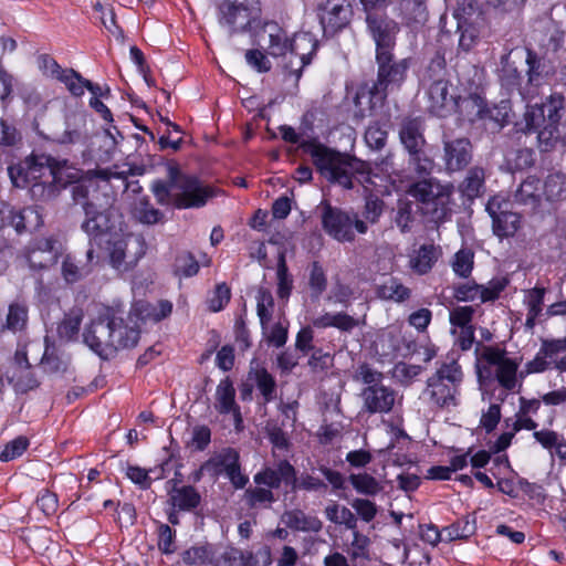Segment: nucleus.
<instances>
[{
  "label": "nucleus",
  "mask_w": 566,
  "mask_h": 566,
  "mask_svg": "<svg viewBox=\"0 0 566 566\" xmlns=\"http://www.w3.org/2000/svg\"><path fill=\"white\" fill-rule=\"evenodd\" d=\"M300 148L311 156L316 170L329 182L353 189V177L367 172V165L345 153L319 143L316 138L303 139Z\"/></svg>",
  "instance_id": "f257e3e1"
},
{
  "label": "nucleus",
  "mask_w": 566,
  "mask_h": 566,
  "mask_svg": "<svg viewBox=\"0 0 566 566\" xmlns=\"http://www.w3.org/2000/svg\"><path fill=\"white\" fill-rule=\"evenodd\" d=\"M151 190L159 205L174 206L177 209L203 207L214 196L210 186L203 185L193 176L181 174L175 167L168 169L167 181H154Z\"/></svg>",
  "instance_id": "f03ea898"
},
{
  "label": "nucleus",
  "mask_w": 566,
  "mask_h": 566,
  "mask_svg": "<svg viewBox=\"0 0 566 566\" xmlns=\"http://www.w3.org/2000/svg\"><path fill=\"white\" fill-rule=\"evenodd\" d=\"M377 80L368 87L370 107L382 106L388 93L400 90L411 65L409 57L397 59L394 51L375 54Z\"/></svg>",
  "instance_id": "7ed1b4c3"
},
{
  "label": "nucleus",
  "mask_w": 566,
  "mask_h": 566,
  "mask_svg": "<svg viewBox=\"0 0 566 566\" xmlns=\"http://www.w3.org/2000/svg\"><path fill=\"white\" fill-rule=\"evenodd\" d=\"M113 177H118V174L108 169L87 172L82 180L72 186L71 197L73 203L80 206L85 216L103 208L105 203H112L114 198L107 189L108 181Z\"/></svg>",
  "instance_id": "20e7f679"
},
{
  "label": "nucleus",
  "mask_w": 566,
  "mask_h": 566,
  "mask_svg": "<svg viewBox=\"0 0 566 566\" xmlns=\"http://www.w3.org/2000/svg\"><path fill=\"white\" fill-rule=\"evenodd\" d=\"M462 380L463 371L455 360L443 363L428 378L423 396L428 398L430 405L440 409L457 406V396Z\"/></svg>",
  "instance_id": "39448f33"
},
{
  "label": "nucleus",
  "mask_w": 566,
  "mask_h": 566,
  "mask_svg": "<svg viewBox=\"0 0 566 566\" xmlns=\"http://www.w3.org/2000/svg\"><path fill=\"white\" fill-rule=\"evenodd\" d=\"M259 0H222L218 4V23L230 35L253 33L261 23Z\"/></svg>",
  "instance_id": "423d86ee"
},
{
  "label": "nucleus",
  "mask_w": 566,
  "mask_h": 566,
  "mask_svg": "<svg viewBox=\"0 0 566 566\" xmlns=\"http://www.w3.org/2000/svg\"><path fill=\"white\" fill-rule=\"evenodd\" d=\"M321 219L323 230L340 243L353 242L356 233H367L365 222L360 220V216L354 210H343L327 203L323 208Z\"/></svg>",
  "instance_id": "0eeeda50"
},
{
  "label": "nucleus",
  "mask_w": 566,
  "mask_h": 566,
  "mask_svg": "<svg viewBox=\"0 0 566 566\" xmlns=\"http://www.w3.org/2000/svg\"><path fill=\"white\" fill-rule=\"evenodd\" d=\"M104 244L109 265L119 274L132 271L146 253V244L140 235L119 232Z\"/></svg>",
  "instance_id": "6e6552de"
},
{
  "label": "nucleus",
  "mask_w": 566,
  "mask_h": 566,
  "mask_svg": "<svg viewBox=\"0 0 566 566\" xmlns=\"http://www.w3.org/2000/svg\"><path fill=\"white\" fill-rule=\"evenodd\" d=\"M119 224L118 211L112 202L94 210L92 214H86L81 229L87 234L91 245L103 247L104 242L112 240L122 231Z\"/></svg>",
  "instance_id": "1a4fd4ad"
},
{
  "label": "nucleus",
  "mask_w": 566,
  "mask_h": 566,
  "mask_svg": "<svg viewBox=\"0 0 566 566\" xmlns=\"http://www.w3.org/2000/svg\"><path fill=\"white\" fill-rule=\"evenodd\" d=\"M254 44L264 50L273 59H281L286 62L291 50V38L287 32L275 21H265L252 33Z\"/></svg>",
  "instance_id": "9d476101"
},
{
  "label": "nucleus",
  "mask_w": 566,
  "mask_h": 566,
  "mask_svg": "<svg viewBox=\"0 0 566 566\" xmlns=\"http://www.w3.org/2000/svg\"><path fill=\"white\" fill-rule=\"evenodd\" d=\"M565 109V97L553 93L541 105L531 106L524 114L525 130L537 132L548 124L560 120Z\"/></svg>",
  "instance_id": "9b49d317"
},
{
  "label": "nucleus",
  "mask_w": 566,
  "mask_h": 566,
  "mask_svg": "<svg viewBox=\"0 0 566 566\" xmlns=\"http://www.w3.org/2000/svg\"><path fill=\"white\" fill-rule=\"evenodd\" d=\"M452 192L451 186H442L433 179H424L410 186L408 193L426 206H433L432 214L441 219L447 213V206Z\"/></svg>",
  "instance_id": "f8f14e48"
},
{
  "label": "nucleus",
  "mask_w": 566,
  "mask_h": 566,
  "mask_svg": "<svg viewBox=\"0 0 566 566\" xmlns=\"http://www.w3.org/2000/svg\"><path fill=\"white\" fill-rule=\"evenodd\" d=\"M201 470L214 475L226 474L234 489H243L249 482L248 475L241 472L240 454L233 448L222 449L218 454L206 461Z\"/></svg>",
  "instance_id": "ddd939ff"
},
{
  "label": "nucleus",
  "mask_w": 566,
  "mask_h": 566,
  "mask_svg": "<svg viewBox=\"0 0 566 566\" xmlns=\"http://www.w3.org/2000/svg\"><path fill=\"white\" fill-rule=\"evenodd\" d=\"M291 50L287 60L283 64V69L300 80L303 69L312 61L313 55L318 48L317 40L308 32L295 33L291 38Z\"/></svg>",
  "instance_id": "4468645a"
},
{
  "label": "nucleus",
  "mask_w": 566,
  "mask_h": 566,
  "mask_svg": "<svg viewBox=\"0 0 566 566\" xmlns=\"http://www.w3.org/2000/svg\"><path fill=\"white\" fill-rule=\"evenodd\" d=\"M365 21L367 31L375 42V54L394 51L399 24L386 14L376 12H367Z\"/></svg>",
  "instance_id": "2eb2a0df"
},
{
  "label": "nucleus",
  "mask_w": 566,
  "mask_h": 566,
  "mask_svg": "<svg viewBox=\"0 0 566 566\" xmlns=\"http://www.w3.org/2000/svg\"><path fill=\"white\" fill-rule=\"evenodd\" d=\"M442 145L441 159L447 172H459L469 166L473 157V145L468 137L452 138L443 132Z\"/></svg>",
  "instance_id": "dca6fc26"
},
{
  "label": "nucleus",
  "mask_w": 566,
  "mask_h": 566,
  "mask_svg": "<svg viewBox=\"0 0 566 566\" xmlns=\"http://www.w3.org/2000/svg\"><path fill=\"white\" fill-rule=\"evenodd\" d=\"M23 258L33 271H42L53 266L59 259V242L54 237L35 238L23 249Z\"/></svg>",
  "instance_id": "f3484780"
},
{
  "label": "nucleus",
  "mask_w": 566,
  "mask_h": 566,
  "mask_svg": "<svg viewBox=\"0 0 566 566\" xmlns=\"http://www.w3.org/2000/svg\"><path fill=\"white\" fill-rule=\"evenodd\" d=\"M113 329L111 326V312L98 316L83 333L84 343L101 358L113 356Z\"/></svg>",
  "instance_id": "a211bd4d"
},
{
  "label": "nucleus",
  "mask_w": 566,
  "mask_h": 566,
  "mask_svg": "<svg viewBox=\"0 0 566 566\" xmlns=\"http://www.w3.org/2000/svg\"><path fill=\"white\" fill-rule=\"evenodd\" d=\"M0 214H2V222L11 226L18 234L36 231L44 223L42 211L38 206L15 209L2 203Z\"/></svg>",
  "instance_id": "6ab92c4d"
},
{
  "label": "nucleus",
  "mask_w": 566,
  "mask_h": 566,
  "mask_svg": "<svg viewBox=\"0 0 566 566\" xmlns=\"http://www.w3.org/2000/svg\"><path fill=\"white\" fill-rule=\"evenodd\" d=\"M138 314L129 312L127 317L111 313V326L113 329V354L119 349L133 348L138 344L140 329L135 319Z\"/></svg>",
  "instance_id": "aec40b11"
},
{
  "label": "nucleus",
  "mask_w": 566,
  "mask_h": 566,
  "mask_svg": "<svg viewBox=\"0 0 566 566\" xmlns=\"http://www.w3.org/2000/svg\"><path fill=\"white\" fill-rule=\"evenodd\" d=\"M216 411L220 415H231L234 429L240 432L243 430V417L241 408L235 401V388L230 377L220 380L216 388L214 403Z\"/></svg>",
  "instance_id": "412c9836"
},
{
  "label": "nucleus",
  "mask_w": 566,
  "mask_h": 566,
  "mask_svg": "<svg viewBox=\"0 0 566 566\" xmlns=\"http://www.w3.org/2000/svg\"><path fill=\"white\" fill-rule=\"evenodd\" d=\"M486 211L492 218V229L495 235L509 238L520 229L521 217L518 213L507 210V203L492 199L486 205Z\"/></svg>",
  "instance_id": "4be33fe9"
},
{
  "label": "nucleus",
  "mask_w": 566,
  "mask_h": 566,
  "mask_svg": "<svg viewBox=\"0 0 566 566\" xmlns=\"http://www.w3.org/2000/svg\"><path fill=\"white\" fill-rule=\"evenodd\" d=\"M352 15V8L344 0H328L321 8L319 22L325 35L333 36L347 27Z\"/></svg>",
  "instance_id": "5701e85b"
},
{
  "label": "nucleus",
  "mask_w": 566,
  "mask_h": 566,
  "mask_svg": "<svg viewBox=\"0 0 566 566\" xmlns=\"http://www.w3.org/2000/svg\"><path fill=\"white\" fill-rule=\"evenodd\" d=\"M359 397L363 402V411L370 415L388 413L395 405L396 391L385 385L379 387H364Z\"/></svg>",
  "instance_id": "b1692460"
},
{
  "label": "nucleus",
  "mask_w": 566,
  "mask_h": 566,
  "mask_svg": "<svg viewBox=\"0 0 566 566\" xmlns=\"http://www.w3.org/2000/svg\"><path fill=\"white\" fill-rule=\"evenodd\" d=\"M566 352V336L563 338L542 339L541 347L535 357L525 364L520 377L524 378L531 374H541L548 370L547 358L557 357Z\"/></svg>",
  "instance_id": "393cba45"
},
{
  "label": "nucleus",
  "mask_w": 566,
  "mask_h": 566,
  "mask_svg": "<svg viewBox=\"0 0 566 566\" xmlns=\"http://www.w3.org/2000/svg\"><path fill=\"white\" fill-rule=\"evenodd\" d=\"M476 375L480 381L493 379L492 367H497L505 358L506 352L496 346H485L481 343L476 344Z\"/></svg>",
  "instance_id": "a878e982"
},
{
  "label": "nucleus",
  "mask_w": 566,
  "mask_h": 566,
  "mask_svg": "<svg viewBox=\"0 0 566 566\" xmlns=\"http://www.w3.org/2000/svg\"><path fill=\"white\" fill-rule=\"evenodd\" d=\"M258 485L279 489L281 484L291 486L294 480V467L287 460H281L275 467H266L253 476Z\"/></svg>",
  "instance_id": "bb28decb"
},
{
  "label": "nucleus",
  "mask_w": 566,
  "mask_h": 566,
  "mask_svg": "<svg viewBox=\"0 0 566 566\" xmlns=\"http://www.w3.org/2000/svg\"><path fill=\"white\" fill-rule=\"evenodd\" d=\"M472 101L478 107L476 117L481 120L493 123L494 129L500 130L510 123V101L502 99L499 104L492 106H489L480 96H474Z\"/></svg>",
  "instance_id": "cd10ccee"
},
{
  "label": "nucleus",
  "mask_w": 566,
  "mask_h": 566,
  "mask_svg": "<svg viewBox=\"0 0 566 566\" xmlns=\"http://www.w3.org/2000/svg\"><path fill=\"white\" fill-rule=\"evenodd\" d=\"M424 128V122L421 117H406L401 120L398 135L405 151L427 147Z\"/></svg>",
  "instance_id": "c85d7f7f"
},
{
  "label": "nucleus",
  "mask_w": 566,
  "mask_h": 566,
  "mask_svg": "<svg viewBox=\"0 0 566 566\" xmlns=\"http://www.w3.org/2000/svg\"><path fill=\"white\" fill-rule=\"evenodd\" d=\"M429 112L438 117H444L454 105V97L449 94V81L427 85Z\"/></svg>",
  "instance_id": "c756f323"
},
{
  "label": "nucleus",
  "mask_w": 566,
  "mask_h": 566,
  "mask_svg": "<svg viewBox=\"0 0 566 566\" xmlns=\"http://www.w3.org/2000/svg\"><path fill=\"white\" fill-rule=\"evenodd\" d=\"M501 65L500 82L502 87L509 93L517 92L523 99H526L531 94L530 86L527 84L523 86L524 77L514 62L511 61L510 54L502 56Z\"/></svg>",
  "instance_id": "7c9ffc66"
},
{
  "label": "nucleus",
  "mask_w": 566,
  "mask_h": 566,
  "mask_svg": "<svg viewBox=\"0 0 566 566\" xmlns=\"http://www.w3.org/2000/svg\"><path fill=\"white\" fill-rule=\"evenodd\" d=\"M281 522L293 532L319 533L323 528V522L316 515L307 514L301 509L284 511Z\"/></svg>",
  "instance_id": "2f4dec72"
},
{
  "label": "nucleus",
  "mask_w": 566,
  "mask_h": 566,
  "mask_svg": "<svg viewBox=\"0 0 566 566\" xmlns=\"http://www.w3.org/2000/svg\"><path fill=\"white\" fill-rule=\"evenodd\" d=\"M87 115L84 112H71L65 116V129L56 137L60 144H76L87 138Z\"/></svg>",
  "instance_id": "473e14b6"
},
{
  "label": "nucleus",
  "mask_w": 566,
  "mask_h": 566,
  "mask_svg": "<svg viewBox=\"0 0 566 566\" xmlns=\"http://www.w3.org/2000/svg\"><path fill=\"white\" fill-rule=\"evenodd\" d=\"M541 180L534 176H530L516 189L514 202L524 207L526 211L534 212L541 203Z\"/></svg>",
  "instance_id": "72a5a7b5"
},
{
  "label": "nucleus",
  "mask_w": 566,
  "mask_h": 566,
  "mask_svg": "<svg viewBox=\"0 0 566 566\" xmlns=\"http://www.w3.org/2000/svg\"><path fill=\"white\" fill-rule=\"evenodd\" d=\"M254 555L250 551L227 546L222 551H214L210 559L212 566H251Z\"/></svg>",
  "instance_id": "f704fd0d"
},
{
  "label": "nucleus",
  "mask_w": 566,
  "mask_h": 566,
  "mask_svg": "<svg viewBox=\"0 0 566 566\" xmlns=\"http://www.w3.org/2000/svg\"><path fill=\"white\" fill-rule=\"evenodd\" d=\"M542 150L548 151L558 145L566 146V119L543 126L537 135Z\"/></svg>",
  "instance_id": "c9c22d12"
},
{
  "label": "nucleus",
  "mask_w": 566,
  "mask_h": 566,
  "mask_svg": "<svg viewBox=\"0 0 566 566\" xmlns=\"http://www.w3.org/2000/svg\"><path fill=\"white\" fill-rule=\"evenodd\" d=\"M201 502V495L191 485L174 486L169 492V503L178 511H192Z\"/></svg>",
  "instance_id": "e433bc0d"
},
{
  "label": "nucleus",
  "mask_w": 566,
  "mask_h": 566,
  "mask_svg": "<svg viewBox=\"0 0 566 566\" xmlns=\"http://www.w3.org/2000/svg\"><path fill=\"white\" fill-rule=\"evenodd\" d=\"M4 377L18 394H25L40 385L32 367L8 368Z\"/></svg>",
  "instance_id": "4c0bfd02"
},
{
  "label": "nucleus",
  "mask_w": 566,
  "mask_h": 566,
  "mask_svg": "<svg viewBox=\"0 0 566 566\" xmlns=\"http://www.w3.org/2000/svg\"><path fill=\"white\" fill-rule=\"evenodd\" d=\"M51 180L61 189L71 187L77 181L82 180L81 171L67 165L65 160L60 161L52 157V165L50 170Z\"/></svg>",
  "instance_id": "58836bf2"
},
{
  "label": "nucleus",
  "mask_w": 566,
  "mask_h": 566,
  "mask_svg": "<svg viewBox=\"0 0 566 566\" xmlns=\"http://www.w3.org/2000/svg\"><path fill=\"white\" fill-rule=\"evenodd\" d=\"M441 254L439 247L434 244H422L410 259L411 269L422 275L428 273Z\"/></svg>",
  "instance_id": "ea45409f"
},
{
  "label": "nucleus",
  "mask_w": 566,
  "mask_h": 566,
  "mask_svg": "<svg viewBox=\"0 0 566 566\" xmlns=\"http://www.w3.org/2000/svg\"><path fill=\"white\" fill-rule=\"evenodd\" d=\"M376 295L384 301L402 303L410 298L411 291L405 286L398 279L388 277L376 286Z\"/></svg>",
  "instance_id": "a19ab883"
},
{
  "label": "nucleus",
  "mask_w": 566,
  "mask_h": 566,
  "mask_svg": "<svg viewBox=\"0 0 566 566\" xmlns=\"http://www.w3.org/2000/svg\"><path fill=\"white\" fill-rule=\"evenodd\" d=\"M83 317L84 314L81 308H71L57 324L56 332L59 338L66 343L77 339Z\"/></svg>",
  "instance_id": "79ce46f5"
},
{
  "label": "nucleus",
  "mask_w": 566,
  "mask_h": 566,
  "mask_svg": "<svg viewBox=\"0 0 566 566\" xmlns=\"http://www.w3.org/2000/svg\"><path fill=\"white\" fill-rule=\"evenodd\" d=\"M479 15L473 19L461 20L457 22L459 36L458 49L468 53L470 52L479 42L481 36V27L478 22Z\"/></svg>",
  "instance_id": "37998d69"
},
{
  "label": "nucleus",
  "mask_w": 566,
  "mask_h": 566,
  "mask_svg": "<svg viewBox=\"0 0 566 566\" xmlns=\"http://www.w3.org/2000/svg\"><path fill=\"white\" fill-rule=\"evenodd\" d=\"M485 170L480 166L471 167L459 189L469 199L479 197L484 188Z\"/></svg>",
  "instance_id": "c03bdc74"
},
{
  "label": "nucleus",
  "mask_w": 566,
  "mask_h": 566,
  "mask_svg": "<svg viewBox=\"0 0 566 566\" xmlns=\"http://www.w3.org/2000/svg\"><path fill=\"white\" fill-rule=\"evenodd\" d=\"M249 378L255 382L261 392L264 403L271 402L276 397V381L274 377L263 367L251 369Z\"/></svg>",
  "instance_id": "a18cd8bd"
},
{
  "label": "nucleus",
  "mask_w": 566,
  "mask_h": 566,
  "mask_svg": "<svg viewBox=\"0 0 566 566\" xmlns=\"http://www.w3.org/2000/svg\"><path fill=\"white\" fill-rule=\"evenodd\" d=\"M28 321V310L24 305L13 303L9 306L6 319L0 314V333L18 332L24 328Z\"/></svg>",
  "instance_id": "49530a36"
},
{
  "label": "nucleus",
  "mask_w": 566,
  "mask_h": 566,
  "mask_svg": "<svg viewBox=\"0 0 566 566\" xmlns=\"http://www.w3.org/2000/svg\"><path fill=\"white\" fill-rule=\"evenodd\" d=\"M443 81H448L447 63L444 55L437 51L421 75V83L423 86H427Z\"/></svg>",
  "instance_id": "de8ad7c7"
},
{
  "label": "nucleus",
  "mask_w": 566,
  "mask_h": 566,
  "mask_svg": "<svg viewBox=\"0 0 566 566\" xmlns=\"http://www.w3.org/2000/svg\"><path fill=\"white\" fill-rule=\"evenodd\" d=\"M256 314L260 319L261 327L263 332L268 329L269 323L272 319L274 312V298L272 292L264 286H260L258 289L256 295Z\"/></svg>",
  "instance_id": "09e8293b"
},
{
  "label": "nucleus",
  "mask_w": 566,
  "mask_h": 566,
  "mask_svg": "<svg viewBox=\"0 0 566 566\" xmlns=\"http://www.w3.org/2000/svg\"><path fill=\"white\" fill-rule=\"evenodd\" d=\"M48 342L49 338L45 337L46 346L41 359L44 370L49 373L64 371L70 363L69 355L61 352L55 346H50Z\"/></svg>",
  "instance_id": "8fccbe9b"
},
{
  "label": "nucleus",
  "mask_w": 566,
  "mask_h": 566,
  "mask_svg": "<svg viewBox=\"0 0 566 566\" xmlns=\"http://www.w3.org/2000/svg\"><path fill=\"white\" fill-rule=\"evenodd\" d=\"M517 363L512 358H505L497 367L494 378L499 385L507 391H514L517 387Z\"/></svg>",
  "instance_id": "3c124183"
},
{
  "label": "nucleus",
  "mask_w": 566,
  "mask_h": 566,
  "mask_svg": "<svg viewBox=\"0 0 566 566\" xmlns=\"http://www.w3.org/2000/svg\"><path fill=\"white\" fill-rule=\"evenodd\" d=\"M525 62L527 65V86L531 87L539 85L541 80L548 74L545 60L538 56L533 50L526 49Z\"/></svg>",
  "instance_id": "603ef678"
},
{
  "label": "nucleus",
  "mask_w": 566,
  "mask_h": 566,
  "mask_svg": "<svg viewBox=\"0 0 566 566\" xmlns=\"http://www.w3.org/2000/svg\"><path fill=\"white\" fill-rule=\"evenodd\" d=\"M408 165L419 176H428L434 168V160L428 154L427 147H418L406 151Z\"/></svg>",
  "instance_id": "864d4df0"
},
{
  "label": "nucleus",
  "mask_w": 566,
  "mask_h": 566,
  "mask_svg": "<svg viewBox=\"0 0 566 566\" xmlns=\"http://www.w3.org/2000/svg\"><path fill=\"white\" fill-rule=\"evenodd\" d=\"M348 481L357 493L366 496H375L382 490L381 483L366 472L352 473Z\"/></svg>",
  "instance_id": "5fc2aeb1"
},
{
  "label": "nucleus",
  "mask_w": 566,
  "mask_h": 566,
  "mask_svg": "<svg viewBox=\"0 0 566 566\" xmlns=\"http://www.w3.org/2000/svg\"><path fill=\"white\" fill-rule=\"evenodd\" d=\"M326 518L334 524L345 525L347 530L355 531L357 528L356 515L346 506L337 503L327 505L324 511Z\"/></svg>",
  "instance_id": "6e6d98bb"
},
{
  "label": "nucleus",
  "mask_w": 566,
  "mask_h": 566,
  "mask_svg": "<svg viewBox=\"0 0 566 566\" xmlns=\"http://www.w3.org/2000/svg\"><path fill=\"white\" fill-rule=\"evenodd\" d=\"M542 190L548 201L566 198V176L564 174L548 175L542 185Z\"/></svg>",
  "instance_id": "4d7b16f0"
},
{
  "label": "nucleus",
  "mask_w": 566,
  "mask_h": 566,
  "mask_svg": "<svg viewBox=\"0 0 566 566\" xmlns=\"http://www.w3.org/2000/svg\"><path fill=\"white\" fill-rule=\"evenodd\" d=\"M8 175L15 188L24 189L27 187H31L32 177L30 174L28 156L23 160L10 165L8 167Z\"/></svg>",
  "instance_id": "13d9d810"
},
{
  "label": "nucleus",
  "mask_w": 566,
  "mask_h": 566,
  "mask_svg": "<svg viewBox=\"0 0 566 566\" xmlns=\"http://www.w3.org/2000/svg\"><path fill=\"white\" fill-rule=\"evenodd\" d=\"M171 311L172 304L167 300H161L156 305L142 304L139 307L135 308V312H138L142 319L150 318L154 322H159L166 318L171 314Z\"/></svg>",
  "instance_id": "bf43d9fd"
},
{
  "label": "nucleus",
  "mask_w": 566,
  "mask_h": 566,
  "mask_svg": "<svg viewBox=\"0 0 566 566\" xmlns=\"http://www.w3.org/2000/svg\"><path fill=\"white\" fill-rule=\"evenodd\" d=\"M277 296L281 300H287L293 289V277L289 273L284 254H280L276 269Z\"/></svg>",
  "instance_id": "052dcab7"
},
{
  "label": "nucleus",
  "mask_w": 566,
  "mask_h": 566,
  "mask_svg": "<svg viewBox=\"0 0 566 566\" xmlns=\"http://www.w3.org/2000/svg\"><path fill=\"white\" fill-rule=\"evenodd\" d=\"M62 190L52 181H35L30 187L31 198L35 201L49 202L55 200Z\"/></svg>",
  "instance_id": "680f3d73"
},
{
  "label": "nucleus",
  "mask_w": 566,
  "mask_h": 566,
  "mask_svg": "<svg viewBox=\"0 0 566 566\" xmlns=\"http://www.w3.org/2000/svg\"><path fill=\"white\" fill-rule=\"evenodd\" d=\"M475 530V521L470 520L469 516H465L446 527L443 532L446 533L449 541H457L469 538L474 534Z\"/></svg>",
  "instance_id": "e2e57ef3"
},
{
  "label": "nucleus",
  "mask_w": 566,
  "mask_h": 566,
  "mask_svg": "<svg viewBox=\"0 0 566 566\" xmlns=\"http://www.w3.org/2000/svg\"><path fill=\"white\" fill-rule=\"evenodd\" d=\"M385 210V202L382 199L377 196L370 195L366 198L365 205L361 211L360 220L365 222L366 227L368 224L378 223L380 217L382 216Z\"/></svg>",
  "instance_id": "0e129e2a"
},
{
  "label": "nucleus",
  "mask_w": 566,
  "mask_h": 566,
  "mask_svg": "<svg viewBox=\"0 0 566 566\" xmlns=\"http://www.w3.org/2000/svg\"><path fill=\"white\" fill-rule=\"evenodd\" d=\"M353 379L355 381H360L365 385V387H379L384 380V374L375 368H373L369 364L363 363L357 366L355 369Z\"/></svg>",
  "instance_id": "69168bd1"
},
{
  "label": "nucleus",
  "mask_w": 566,
  "mask_h": 566,
  "mask_svg": "<svg viewBox=\"0 0 566 566\" xmlns=\"http://www.w3.org/2000/svg\"><path fill=\"white\" fill-rule=\"evenodd\" d=\"M32 184L42 181V178L50 175L52 157L45 154H31L28 156Z\"/></svg>",
  "instance_id": "338daca9"
},
{
  "label": "nucleus",
  "mask_w": 566,
  "mask_h": 566,
  "mask_svg": "<svg viewBox=\"0 0 566 566\" xmlns=\"http://www.w3.org/2000/svg\"><path fill=\"white\" fill-rule=\"evenodd\" d=\"M134 214L139 222L149 226L158 223L164 218L163 212L154 208L147 198L139 200L135 207Z\"/></svg>",
  "instance_id": "774afa93"
}]
</instances>
